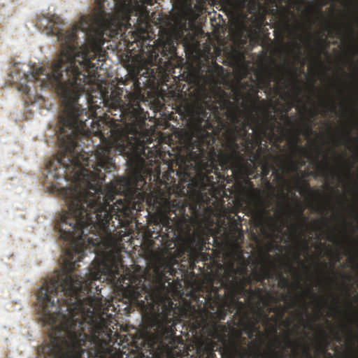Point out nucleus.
<instances>
[{
  "instance_id": "f257e3e1",
  "label": "nucleus",
  "mask_w": 358,
  "mask_h": 358,
  "mask_svg": "<svg viewBox=\"0 0 358 358\" xmlns=\"http://www.w3.org/2000/svg\"><path fill=\"white\" fill-rule=\"evenodd\" d=\"M58 16H42L36 27L60 43L59 55L48 69L22 71L14 64L9 81L19 91L30 94L34 87L55 90L61 99L62 113L56 131L61 149L45 164L44 181L59 189L60 181H71L63 189L68 210L55 223L59 238L66 242L61 270L50 279H122L123 236L130 231L135 214L141 210L145 184L142 176L146 162L149 130L145 129L147 112L138 76L149 77V69L119 81L109 96L101 94L100 103L107 108L110 121L89 122L100 105L89 94L88 112L78 103L81 94L91 90L92 78L106 52L92 51L90 31H83L86 43L80 46L79 24L71 30L62 28Z\"/></svg>"
},
{
  "instance_id": "f03ea898",
  "label": "nucleus",
  "mask_w": 358,
  "mask_h": 358,
  "mask_svg": "<svg viewBox=\"0 0 358 358\" xmlns=\"http://www.w3.org/2000/svg\"><path fill=\"white\" fill-rule=\"evenodd\" d=\"M248 90L241 110L237 103L220 90L213 95L198 99L187 109L192 131L185 143L186 158L181 160L177 176L190 182L195 192L207 197V186H213L223 177L220 170L231 169L242 176H251L256 163L266 177L273 166L268 160L263 141L270 138L275 128L272 119H259L266 112V101H259L258 90L245 82Z\"/></svg>"
},
{
  "instance_id": "7ed1b4c3",
  "label": "nucleus",
  "mask_w": 358,
  "mask_h": 358,
  "mask_svg": "<svg viewBox=\"0 0 358 358\" xmlns=\"http://www.w3.org/2000/svg\"><path fill=\"white\" fill-rule=\"evenodd\" d=\"M155 272L154 282L145 284L144 275L129 279L123 295L130 304H134L143 312L152 314L151 326L146 341L150 353L155 358H173L182 357L184 353L183 339L176 335V326L181 322L177 311V305L169 300V275L177 272L170 260L158 262Z\"/></svg>"
},
{
  "instance_id": "20e7f679",
  "label": "nucleus",
  "mask_w": 358,
  "mask_h": 358,
  "mask_svg": "<svg viewBox=\"0 0 358 358\" xmlns=\"http://www.w3.org/2000/svg\"><path fill=\"white\" fill-rule=\"evenodd\" d=\"M159 0H96L92 13L82 16L78 24L81 31H90L92 51L102 52L101 46L108 38L123 37L126 48L148 57V63L159 62V49L150 44L146 29L149 12L145 5H154ZM183 0H176L182 1Z\"/></svg>"
},
{
  "instance_id": "39448f33",
  "label": "nucleus",
  "mask_w": 358,
  "mask_h": 358,
  "mask_svg": "<svg viewBox=\"0 0 358 358\" xmlns=\"http://www.w3.org/2000/svg\"><path fill=\"white\" fill-rule=\"evenodd\" d=\"M260 319H250L245 327L249 342L241 334L235 336L227 334V327L224 325L221 329L215 324L213 332L215 338L220 342L222 352L234 358H243L252 356L253 358H317L313 357L310 346L303 338L293 340L289 334L284 336L283 341L277 336L276 326H273V338L266 342V331L262 330Z\"/></svg>"
},
{
  "instance_id": "423d86ee",
  "label": "nucleus",
  "mask_w": 358,
  "mask_h": 358,
  "mask_svg": "<svg viewBox=\"0 0 358 358\" xmlns=\"http://www.w3.org/2000/svg\"><path fill=\"white\" fill-rule=\"evenodd\" d=\"M238 269L234 268L233 266L226 272L221 280V287L224 289L223 294H220L218 288L213 287V292L208 294L205 299V303L202 308H199L201 322H206V317L203 316V313L206 312L211 317H215L223 320L227 315V312H231V309H236L238 306L243 305L239 301L242 296H252L260 294L262 290L258 288L256 291L252 288H246V283L248 278L238 277Z\"/></svg>"
},
{
  "instance_id": "0eeeda50",
  "label": "nucleus",
  "mask_w": 358,
  "mask_h": 358,
  "mask_svg": "<svg viewBox=\"0 0 358 358\" xmlns=\"http://www.w3.org/2000/svg\"><path fill=\"white\" fill-rule=\"evenodd\" d=\"M191 217L184 213L180 217L178 215L175 210H167L159 215L157 227L159 228L160 231L157 232L155 236L150 234L151 238L157 239L158 236H166L168 239H173L178 234L183 232L190 222Z\"/></svg>"
},
{
  "instance_id": "6e6552de",
  "label": "nucleus",
  "mask_w": 358,
  "mask_h": 358,
  "mask_svg": "<svg viewBox=\"0 0 358 358\" xmlns=\"http://www.w3.org/2000/svg\"><path fill=\"white\" fill-rule=\"evenodd\" d=\"M264 0H233L234 8L239 10H248L249 13L257 14L261 12L262 10L264 9L263 1ZM273 3L275 6H278V3H282L285 0H272Z\"/></svg>"
},
{
  "instance_id": "1a4fd4ad",
  "label": "nucleus",
  "mask_w": 358,
  "mask_h": 358,
  "mask_svg": "<svg viewBox=\"0 0 358 358\" xmlns=\"http://www.w3.org/2000/svg\"><path fill=\"white\" fill-rule=\"evenodd\" d=\"M307 217L304 218V220L299 223L292 224L291 225V234L293 236L296 240L297 241V246L300 251H305V252H308V243L306 239L305 235V220H307Z\"/></svg>"
},
{
  "instance_id": "9d476101",
  "label": "nucleus",
  "mask_w": 358,
  "mask_h": 358,
  "mask_svg": "<svg viewBox=\"0 0 358 358\" xmlns=\"http://www.w3.org/2000/svg\"><path fill=\"white\" fill-rule=\"evenodd\" d=\"M315 160L317 167V173L310 171L308 173V176H316L318 175L326 178L327 180H330V178H333L335 176L338 178L341 177L338 171H335V169L331 167L327 158L324 164H321V162L318 161L317 156L315 157Z\"/></svg>"
},
{
  "instance_id": "9b49d317",
  "label": "nucleus",
  "mask_w": 358,
  "mask_h": 358,
  "mask_svg": "<svg viewBox=\"0 0 358 358\" xmlns=\"http://www.w3.org/2000/svg\"><path fill=\"white\" fill-rule=\"evenodd\" d=\"M325 30L329 31V34L331 36H343L352 37L355 34V29L352 27V24H335L331 29L329 30L327 26L325 27Z\"/></svg>"
},
{
  "instance_id": "f8f14e48",
  "label": "nucleus",
  "mask_w": 358,
  "mask_h": 358,
  "mask_svg": "<svg viewBox=\"0 0 358 358\" xmlns=\"http://www.w3.org/2000/svg\"><path fill=\"white\" fill-rule=\"evenodd\" d=\"M255 279L258 282L263 283L266 279H272L273 276V264L270 262L268 265H264L259 271L254 273Z\"/></svg>"
},
{
  "instance_id": "ddd939ff",
  "label": "nucleus",
  "mask_w": 358,
  "mask_h": 358,
  "mask_svg": "<svg viewBox=\"0 0 358 358\" xmlns=\"http://www.w3.org/2000/svg\"><path fill=\"white\" fill-rule=\"evenodd\" d=\"M287 133L290 136L289 141L292 146V148L294 151V154H302L306 155L307 156H310L309 153L307 152L306 147L299 146V134H291L290 130H287Z\"/></svg>"
},
{
  "instance_id": "4468645a",
  "label": "nucleus",
  "mask_w": 358,
  "mask_h": 358,
  "mask_svg": "<svg viewBox=\"0 0 358 358\" xmlns=\"http://www.w3.org/2000/svg\"><path fill=\"white\" fill-rule=\"evenodd\" d=\"M274 73L272 70H268L266 73L258 76L259 84L261 88L272 90V82L274 79Z\"/></svg>"
},
{
  "instance_id": "2eb2a0df",
  "label": "nucleus",
  "mask_w": 358,
  "mask_h": 358,
  "mask_svg": "<svg viewBox=\"0 0 358 358\" xmlns=\"http://www.w3.org/2000/svg\"><path fill=\"white\" fill-rule=\"evenodd\" d=\"M331 344V340L329 338L325 331L320 330V338L318 341V344L316 348L315 355L316 357L321 358L323 355V350L325 348L327 350V348Z\"/></svg>"
},
{
  "instance_id": "dca6fc26",
  "label": "nucleus",
  "mask_w": 358,
  "mask_h": 358,
  "mask_svg": "<svg viewBox=\"0 0 358 358\" xmlns=\"http://www.w3.org/2000/svg\"><path fill=\"white\" fill-rule=\"evenodd\" d=\"M289 15H294V13L292 12L291 8H288L287 6H282L280 10V16L284 26L287 30H290L291 29L289 23L290 19L289 17Z\"/></svg>"
},
{
  "instance_id": "f3484780",
  "label": "nucleus",
  "mask_w": 358,
  "mask_h": 358,
  "mask_svg": "<svg viewBox=\"0 0 358 358\" xmlns=\"http://www.w3.org/2000/svg\"><path fill=\"white\" fill-rule=\"evenodd\" d=\"M295 186L298 192L301 194L308 192L310 194H313L315 193L314 189L310 188L307 181L299 179V178L295 182Z\"/></svg>"
},
{
  "instance_id": "a211bd4d",
  "label": "nucleus",
  "mask_w": 358,
  "mask_h": 358,
  "mask_svg": "<svg viewBox=\"0 0 358 358\" xmlns=\"http://www.w3.org/2000/svg\"><path fill=\"white\" fill-rule=\"evenodd\" d=\"M277 278L279 281L278 285L281 288H287L289 285V279L288 278L285 277L284 274L282 273L281 271H280L277 274Z\"/></svg>"
},
{
  "instance_id": "6ab92c4d",
  "label": "nucleus",
  "mask_w": 358,
  "mask_h": 358,
  "mask_svg": "<svg viewBox=\"0 0 358 358\" xmlns=\"http://www.w3.org/2000/svg\"><path fill=\"white\" fill-rule=\"evenodd\" d=\"M322 106L327 110L329 109L331 111H336V105L333 99L323 100Z\"/></svg>"
},
{
  "instance_id": "aec40b11",
  "label": "nucleus",
  "mask_w": 358,
  "mask_h": 358,
  "mask_svg": "<svg viewBox=\"0 0 358 358\" xmlns=\"http://www.w3.org/2000/svg\"><path fill=\"white\" fill-rule=\"evenodd\" d=\"M306 294L309 296H312L314 299H318L320 302H324V304L327 305V299L322 298V296H320L316 294V292H312L311 289H308L306 291Z\"/></svg>"
},
{
  "instance_id": "412c9836",
  "label": "nucleus",
  "mask_w": 358,
  "mask_h": 358,
  "mask_svg": "<svg viewBox=\"0 0 358 358\" xmlns=\"http://www.w3.org/2000/svg\"><path fill=\"white\" fill-rule=\"evenodd\" d=\"M286 310H287V308H285L284 306H281V305H280V310H278V311H276L275 308H271V310L272 312L276 313L278 317L280 318H282V317H284L285 312Z\"/></svg>"
},
{
  "instance_id": "4be33fe9",
  "label": "nucleus",
  "mask_w": 358,
  "mask_h": 358,
  "mask_svg": "<svg viewBox=\"0 0 358 358\" xmlns=\"http://www.w3.org/2000/svg\"><path fill=\"white\" fill-rule=\"evenodd\" d=\"M294 99H297L298 95L300 94L301 89L300 86H299L298 80L297 78H294Z\"/></svg>"
},
{
  "instance_id": "5701e85b",
  "label": "nucleus",
  "mask_w": 358,
  "mask_h": 358,
  "mask_svg": "<svg viewBox=\"0 0 358 358\" xmlns=\"http://www.w3.org/2000/svg\"><path fill=\"white\" fill-rule=\"evenodd\" d=\"M300 301H301V302L303 303L304 305V308L303 310H302V311L301 312V315H305V316H308L309 313L307 310V308H308V304L307 303V302L305 301V299L303 298V296H301L299 298Z\"/></svg>"
},
{
  "instance_id": "b1692460",
  "label": "nucleus",
  "mask_w": 358,
  "mask_h": 358,
  "mask_svg": "<svg viewBox=\"0 0 358 358\" xmlns=\"http://www.w3.org/2000/svg\"><path fill=\"white\" fill-rule=\"evenodd\" d=\"M329 253L330 255H332L334 259H335V261L336 262H340L341 261V255L340 253L338 252V250H335L334 252H333V250H329Z\"/></svg>"
},
{
  "instance_id": "393cba45",
  "label": "nucleus",
  "mask_w": 358,
  "mask_h": 358,
  "mask_svg": "<svg viewBox=\"0 0 358 358\" xmlns=\"http://www.w3.org/2000/svg\"><path fill=\"white\" fill-rule=\"evenodd\" d=\"M314 222L315 224H322V225L324 227H328V222H327V219H323V218L317 219V220H314Z\"/></svg>"
},
{
  "instance_id": "a878e982",
  "label": "nucleus",
  "mask_w": 358,
  "mask_h": 358,
  "mask_svg": "<svg viewBox=\"0 0 358 358\" xmlns=\"http://www.w3.org/2000/svg\"><path fill=\"white\" fill-rule=\"evenodd\" d=\"M296 211L298 214V217H302L304 211L303 207L300 204H298L296 206Z\"/></svg>"
},
{
  "instance_id": "bb28decb",
  "label": "nucleus",
  "mask_w": 358,
  "mask_h": 358,
  "mask_svg": "<svg viewBox=\"0 0 358 358\" xmlns=\"http://www.w3.org/2000/svg\"><path fill=\"white\" fill-rule=\"evenodd\" d=\"M295 258L296 259H297V261L300 263V264L303 266V267H305V268H307L306 264L304 262H303L301 259V252H298L296 255H295Z\"/></svg>"
},
{
  "instance_id": "cd10ccee",
  "label": "nucleus",
  "mask_w": 358,
  "mask_h": 358,
  "mask_svg": "<svg viewBox=\"0 0 358 358\" xmlns=\"http://www.w3.org/2000/svg\"><path fill=\"white\" fill-rule=\"evenodd\" d=\"M299 163V159H293L291 161V170L292 171H295L297 167V164Z\"/></svg>"
},
{
  "instance_id": "c85d7f7f",
  "label": "nucleus",
  "mask_w": 358,
  "mask_h": 358,
  "mask_svg": "<svg viewBox=\"0 0 358 358\" xmlns=\"http://www.w3.org/2000/svg\"><path fill=\"white\" fill-rule=\"evenodd\" d=\"M190 209L192 210V215L194 216V217H198L199 211L196 209V205L191 206Z\"/></svg>"
},
{
  "instance_id": "c756f323",
  "label": "nucleus",
  "mask_w": 358,
  "mask_h": 358,
  "mask_svg": "<svg viewBox=\"0 0 358 358\" xmlns=\"http://www.w3.org/2000/svg\"><path fill=\"white\" fill-rule=\"evenodd\" d=\"M334 338L338 343H341V342L342 338H341V336L339 334L338 331H334Z\"/></svg>"
},
{
  "instance_id": "7c9ffc66",
  "label": "nucleus",
  "mask_w": 358,
  "mask_h": 358,
  "mask_svg": "<svg viewBox=\"0 0 358 358\" xmlns=\"http://www.w3.org/2000/svg\"><path fill=\"white\" fill-rule=\"evenodd\" d=\"M282 119L287 121V124L292 125V117L288 116L287 113H285L284 115L282 116Z\"/></svg>"
},
{
  "instance_id": "2f4dec72",
  "label": "nucleus",
  "mask_w": 358,
  "mask_h": 358,
  "mask_svg": "<svg viewBox=\"0 0 358 358\" xmlns=\"http://www.w3.org/2000/svg\"><path fill=\"white\" fill-rule=\"evenodd\" d=\"M261 313L263 315V317L264 318V324L266 325V324H268L270 318H269L268 314L264 313V310H261Z\"/></svg>"
},
{
  "instance_id": "473e14b6",
  "label": "nucleus",
  "mask_w": 358,
  "mask_h": 358,
  "mask_svg": "<svg viewBox=\"0 0 358 358\" xmlns=\"http://www.w3.org/2000/svg\"><path fill=\"white\" fill-rule=\"evenodd\" d=\"M323 357L327 358H334V355L331 352H328L325 348H323Z\"/></svg>"
},
{
  "instance_id": "72a5a7b5",
  "label": "nucleus",
  "mask_w": 358,
  "mask_h": 358,
  "mask_svg": "<svg viewBox=\"0 0 358 358\" xmlns=\"http://www.w3.org/2000/svg\"><path fill=\"white\" fill-rule=\"evenodd\" d=\"M327 279L330 281L331 283H336L337 282L338 278L336 277H331V275H327Z\"/></svg>"
},
{
  "instance_id": "f704fd0d",
  "label": "nucleus",
  "mask_w": 358,
  "mask_h": 358,
  "mask_svg": "<svg viewBox=\"0 0 358 358\" xmlns=\"http://www.w3.org/2000/svg\"><path fill=\"white\" fill-rule=\"evenodd\" d=\"M291 324H292V321H291L290 318H287L285 320V321H284V326H285V327H290Z\"/></svg>"
},
{
  "instance_id": "c9c22d12",
  "label": "nucleus",
  "mask_w": 358,
  "mask_h": 358,
  "mask_svg": "<svg viewBox=\"0 0 358 358\" xmlns=\"http://www.w3.org/2000/svg\"><path fill=\"white\" fill-rule=\"evenodd\" d=\"M247 271V269L245 266H242L240 268V273L241 274H245Z\"/></svg>"
},
{
  "instance_id": "e433bc0d",
  "label": "nucleus",
  "mask_w": 358,
  "mask_h": 358,
  "mask_svg": "<svg viewBox=\"0 0 358 358\" xmlns=\"http://www.w3.org/2000/svg\"><path fill=\"white\" fill-rule=\"evenodd\" d=\"M345 136L346 138H348V141H350V129L347 130Z\"/></svg>"
},
{
  "instance_id": "4c0bfd02",
  "label": "nucleus",
  "mask_w": 358,
  "mask_h": 358,
  "mask_svg": "<svg viewBox=\"0 0 358 358\" xmlns=\"http://www.w3.org/2000/svg\"><path fill=\"white\" fill-rule=\"evenodd\" d=\"M175 51H176V48L173 46L169 47V52L170 53L173 54Z\"/></svg>"
},
{
  "instance_id": "58836bf2",
  "label": "nucleus",
  "mask_w": 358,
  "mask_h": 358,
  "mask_svg": "<svg viewBox=\"0 0 358 358\" xmlns=\"http://www.w3.org/2000/svg\"><path fill=\"white\" fill-rule=\"evenodd\" d=\"M213 351H214L213 348H212V350H208L207 355L208 357H211L213 355Z\"/></svg>"
},
{
  "instance_id": "ea45409f",
  "label": "nucleus",
  "mask_w": 358,
  "mask_h": 358,
  "mask_svg": "<svg viewBox=\"0 0 358 358\" xmlns=\"http://www.w3.org/2000/svg\"><path fill=\"white\" fill-rule=\"evenodd\" d=\"M306 130H307V133H310V132H312V128H311V126H310V125H307V126H306Z\"/></svg>"
},
{
  "instance_id": "a19ab883",
  "label": "nucleus",
  "mask_w": 358,
  "mask_h": 358,
  "mask_svg": "<svg viewBox=\"0 0 358 358\" xmlns=\"http://www.w3.org/2000/svg\"><path fill=\"white\" fill-rule=\"evenodd\" d=\"M236 96H241V90H238V89L236 90Z\"/></svg>"
},
{
  "instance_id": "79ce46f5",
  "label": "nucleus",
  "mask_w": 358,
  "mask_h": 358,
  "mask_svg": "<svg viewBox=\"0 0 358 358\" xmlns=\"http://www.w3.org/2000/svg\"><path fill=\"white\" fill-rule=\"evenodd\" d=\"M352 259H358V249L356 250L355 256L352 257Z\"/></svg>"
},
{
  "instance_id": "37998d69",
  "label": "nucleus",
  "mask_w": 358,
  "mask_h": 358,
  "mask_svg": "<svg viewBox=\"0 0 358 358\" xmlns=\"http://www.w3.org/2000/svg\"><path fill=\"white\" fill-rule=\"evenodd\" d=\"M293 4H294V5H298V6H299V5H300L299 1V0H294V1H293Z\"/></svg>"
},
{
  "instance_id": "c03bdc74",
  "label": "nucleus",
  "mask_w": 358,
  "mask_h": 358,
  "mask_svg": "<svg viewBox=\"0 0 358 358\" xmlns=\"http://www.w3.org/2000/svg\"><path fill=\"white\" fill-rule=\"evenodd\" d=\"M351 166H348L347 169H346V173L348 174H350V169H351Z\"/></svg>"
},
{
  "instance_id": "a18cd8bd",
  "label": "nucleus",
  "mask_w": 358,
  "mask_h": 358,
  "mask_svg": "<svg viewBox=\"0 0 358 358\" xmlns=\"http://www.w3.org/2000/svg\"><path fill=\"white\" fill-rule=\"evenodd\" d=\"M334 266H335V263H334V264H333V265H332V268H331V270H330L332 274H335V271H334Z\"/></svg>"
},
{
  "instance_id": "49530a36",
  "label": "nucleus",
  "mask_w": 358,
  "mask_h": 358,
  "mask_svg": "<svg viewBox=\"0 0 358 358\" xmlns=\"http://www.w3.org/2000/svg\"><path fill=\"white\" fill-rule=\"evenodd\" d=\"M317 13L320 15H321L322 17L323 13L320 8L317 10Z\"/></svg>"
},
{
  "instance_id": "de8ad7c7",
  "label": "nucleus",
  "mask_w": 358,
  "mask_h": 358,
  "mask_svg": "<svg viewBox=\"0 0 358 358\" xmlns=\"http://www.w3.org/2000/svg\"><path fill=\"white\" fill-rule=\"evenodd\" d=\"M276 228H277V231H279V232H281V231H282V228H281L280 227L277 226V227H276Z\"/></svg>"
},
{
  "instance_id": "09e8293b",
  "label": "nucleus",
  "mask_w": 358,
  "mask_h": 358,
  "mask_svg": "<svg viewBox=\"0 0 358 358\" xmlns=\"http://www.w3.org/2000/svg\"><path fill=\"white\" fill-rule=\"evenodd\" d=\"M316 113H317L316 112H313V111H312V112H311V117H315V115H316Z\"/></svg>"
},
{
  "instance_id": "8fccbe9b",
  "label": "nucleus",
  "mask_w": 358,
  "mask_h": 358,
  "mask_svg": "<svg viewBox=\"0 0 358 358\" xmlns=\"http://www.w3.org/2000/svg\"><path fill=\"white\" fill-rule=\"evenodd\" d=\"M162 51H163V52H166V45H164L163 46V48H162Z\"/></svg>"
},
{
  "instance_id": "3c124183",
  "label": "nucleus",
  "mask_w": 358,
  "mask_h": 358,
  "mask_svg": "<svg viewBox=\"0 0 358 358\" xmlns=\"http://www.w3.org/2000/svg\"><path fill=\"white\" fill-rule=\"evenodd\" d=\"M349 334L352 335V331L351 329H348Z\"/></svg>"
},
{
  "instance_id": "603ef678",
  "label": "nucleus",
  "mask_w": 358,
  "mask_h": 358,
  "mask_svg": "<svg viewBox=\"0 0 358 358\" xmlns=\"http://www.w3.org/2000/svg\"><path fill=\"white\" fill-rule=\"evenodd\" d=\"M216 66H217V67L218 69H223V68H222V66L218 65V64H217Z\"/></svg>"
},
{
  "instance_id": "864d4df0",
  "label": "nucleus",
  "mask_w": 358,
  "mask_h": 358,
  "mask_svg": "<svg viewBox=\"0 0 358 358\" xmlns=\"http://www.w3.org/2000/svg\"><path fill=\"white\" fill-rule=\"evenodd\" d=\"M330 241H335V238H334V237H331L330 239H329Z\"/></svg>"
},
{
  "instance_id": "5fc2aeb1",
  "label": "nucleus",
  "mask_w": 358,
  "mask_h": 358,
  "mask_svg": "<svg viewBox=\"0 0 358 358\" xmlns=\"http://www.w3.org/2000/svg\"><path fill=\"white\" fill-rule=\"evenodd\" d=\"M355 338H356L357 340H358V333L356 334L355 336H354Z\"/></svg>"
},
{
  "instance_id": "6e6d98bb",
  "label": "nucleus",
  "mask_w": 358,
  "mask_h": 358,
  "mask_svg": "<svg viewBox=\"0 0 358 358\" xmlns=\"http://www.w3.org/2000/svg\"><path fill=\"white\" fill-rule=\"evenodd\" d=\"M287 211H288V213H289V214H292V211L290 210V209H289V208H288V207H287Z\"/></svg>"
},
{
  "instance_id": "4d7b16f0",
  "label": "nucleus",
  "mask_w": 358,
  "mask_h": 358,
  "mask_svg": "<svg viewBox=\"0 0 358 358\" xmlns=\"http://www.w3.org/2000/svg\"><path fill=\"white\" fill-rule=\"evenodd\" d=\"M355 75H356L357 76H358V69H357V70H356V71H355Z\"/></svg>"
},
{
  "instance_id": "13d9d810",
  "label": "nucleus",
  "mask_w": 358,
  "mask_h": 358,
  "mask_svg": "<svg viewBox=\"0 0 358 358\" xmlns=\"http://www.w3.org/2000/svg\"><path fill=\"white\" fill-rule=\"evenodd\" d=\"M282 87H287L286 84L285 83H282Z\"/></svg>"
},
{
  "instance_id": "bf43d9fd",
  "label": "nucleus",
  "mask_w": 358,
  "mask_h": 358,
  "mask_svg": "<svg viewBox=\"0 0 358 358\" xmlns=\"http://www.w3.org/2000/svg\"><path fill=\"white\" fill-rule=\"evenodd\" d=\"M334 301H335L336 303H338V299H334Z\"/></svg>"
},
{
  "instance_id": "052dcab7",
  "label": "nucleus",
  "mask_w": 358,
  "mask_h": 358,
  "mask_svg": "<svg viewBox=\"0 0 358 358\" xmlns=\"http://www.w3.org/2000/svg\"><path fill=\"white\" fill-rule=\"evenodd\" d=\"M296 31H299V26L296 27Z\"/></svg>"
},
{
  "instance_id": "680f3d73",
  "label": "nucleus",
  "mask_w": 358,
  "mask_h": 358,
  "mask_svg": "<svg viewBox=\"0 0 358 358\" xmlns=\"http://www.w3.org/2000/svg\"><path fill=\"white\" fill-rule=\"evenodd\" d=\"M293 303H292L289 305V308H292V306H293Z\"/></svg>"
},
{
  "instance_id": "e2e57ef3",
  "label": "nucleus",
  "mask_w": 358,
  "mask_h": 358,
  "mask_svg": "<svg viewBox=\"0 0 358 358\" xmlns=\"http://www.w3.org/2000/svg\"><path fill=\"white\" fill-rule=\"evenodd\" d=\"M273 320H274V321H275V322H276V321H277V319H276L275 317H273Z\"/></svg>"
},
{
  "instance_id": "0e129e2a",
  "label": "nucleus",
  "mask_w": 358,
  "mask_h": 358,
  "mask_svg": "<svg viewBox=\"0 0 358 358\" xmlns=\"http://www.w3.org/2000/svg\"><path fill=\"white\" fill-rule=\"evenodd\" d=\"M236 100V101H238V99H235Z\"/></svg>"
},
{
  "instance_id": "69168bd1",
  "label": "nucleus",
  "mask_w": 358,
  "mask_h": 358,
  "mask_svg": "<svg viewBox=\"0 0 358 358\" xmlns=\"http://www.w3.org/2000/svg\"><path fill=\"white\" fill-rule=\"evenodd\" d=\"M357 157H358V155H357Z\"/></svg>"
}]
</instances>
